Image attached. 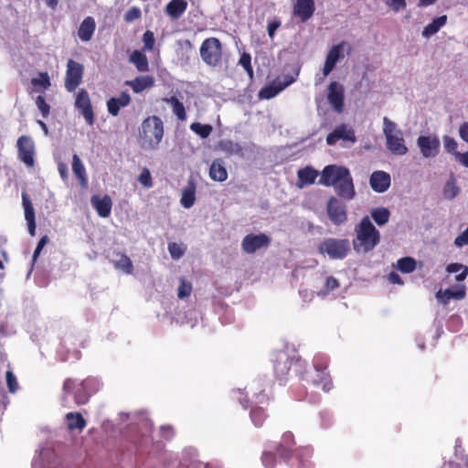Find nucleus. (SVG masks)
<instances>
[{
	"instance_id": "1",
	"label": "nucleus",
	"mask_w": 468,
	"mask_h": 468,
	"mask_svg": "<svg viewBox=\"0 0 468 468\" xmlns=\"http://www.w3.org/2000/svg\"><path fill=\"white\" fill-rule=\"evenodd\" d=\"M99 388L100 381L95 378L88 377L81 381L68 378L64 380L62 386V400L65 402L68 397L72 396L76 405H85Z\"/></svg>"
},
{
	"instance_id": "2",
	"label": "nucleus",
	"mask_w": 468,
	"mask_h": 468,
	"mask_svg": "<svg viewBox=\"0 0 468 468\" xmlns=\"http://www.w3.org/2000/svg\"><path fill=\"white\" fill-rule=\"evenodd\" d=\"M380 241L379 231L372 224L367 216L364 217L356 228V238L353 246L356 251L368 252Z\"/></svg>"
},
{
	"instance_id": "3",
	"label": "nucleus",
	"mask_w": 468,
	"mask_h": 468,
	"mask_svg": "<svg viewBox=\"0 0 468 468\" xmlns=\"http://www.w3.org/2000/svg\"><path fill=\"white\" fill-rule=\"evenodd\" d=\"M328 360L323 356H315L314 358V369L308 371L306 367L302 369L303 378L300 379L314 385V387H321L323 391L329 392L333 388V381L327 371Z\"/></svg>"
},
{
	"instance_id": "4",
	"label": "nucleus",
	"mask_w": 468,
	"mask_h": 468,
	"mask_svg": "<svg viewBox=\"0 0 468 468\" xmlns=\"http://www.w3.org/2000/svg\"><path fill=\"white\" fill-rule=\"evenodd\" d=\"M164 133L162 119L157 115L148 116L142 122L140 133L142 147L150 150L157 149L164 137Z\"/></svg>"
},
{
	"instance_id": "5",
	"label": "nucleus",
	"mask_w": 468,
	"mask_h": 468,
	"mask_svg": "<svg viewBox=\"0 0 468 468\" xmlns=\"http://www.w3.org/2000/svg\"><path fill=\"white\" fill-rule=\"evenodd\" d=\"M272 356L274 374L279 380H286L291 368H293L299 378H303L302 369L305 367V361L300 356L291 357L283 350L276 351Z\"/></svg>"
},
{
	"instance_id": "6",
	"label": "nucleus",
	"mask_w": 468,
	"mask_h": 468,
	"mask_svg": "<svg viewBox=\"0 0 468 468\" xmlns=\"http://www.w3.org/2000/svg\"><path fill=\"white\" fill-rule=\"evenodd\" d=\"M383 133L386 137L387 148L393 154L405 155L408 153L402 132L397 129L396 123L388 117L383 118Z\"/></svg>"
},
{
	"instance_id": "7",
	"label": "nucleus",
	"mask_w": 468,
	"mask_h": 468,
	"mask_svg": "<svg viewBox=\"0 0 468 468\" xmlns=\"http://www.w3.org/2000/svg\"><path fill=\"white\" fill-rule=\"evenodd\" d=\"M200 57L205 64L210 67H219L223 60L221 41L217 37L206 38L200 46Z\"/></svg>"
},
{
	"instance_id": "8",
	"label": "nucleus",
	"mask_w": 468,
	"mask_h": 468,
	"mask_svg": "<svg viewBox=\"0 0 468 468\" xmlns=\"http://www.w3.org/2000/svg\"><path fill=\"white\" fill-rule=\"evenodd\" d=\"M319 250L321 253L327 254L332 260H343L350 250L349 240L346 239L328 238L320 243Z\"/></svg>"
},
{
	"instance_id": "9",
	"label": "nucleus",
	"mask_w": 468,
	"mask_h": 468,
	"mask_svg": "<svg viewBox=\"0 0 468 468\" xmlns=\"http://www.w3.org/2000/svg\"><path fill=\"white\" fill-rule=\"evenodd\" d=\"M295 80L296 77L291 75L278 77L271 83L262 87L258 93V97L260 100H271L277 96L285 88L292 84Z\"/></svg>"
},
{
	"instance_id": "10",
	"label": "nucleus",
	"mask_w": 468,
	"mask_h": 468,
	"mask_svg": "<svg viewBox=\"0 0 468 468\" xmlns=\"http://www.w3.org/2000/svg\"><path fill=\"white\" fill-rule=\"evenodd\" d=\"M84 75V67L82 64L69 58L67 62V70L65 76V89L69 92H73L81 83Z\"/></svg>"
},
{
	"instance_id": "11",
	"label": "nucleus",
	"mask_w": 468,
	"mask_h": 468,
	"mask_svg": "<svg viewBox=\"0 0 468 468\" xmlns=\"http://www.w3.org/2000/svg\"><path fill=\"white\" fill-rule=\"evenodd\" d=\"M349 169L345 166L336 165H329L324 166L321 173L319 184L325 186H334L339 181L347 176Z\"/></svg>"
},
{
	"instance_id": "12",
	"label": "nucleus",
	"mask_w": 468,
	"mask_h": 468,
	"mask_svg": "<svg viewBox=\"0 0 468 468\" xmlns=\"http://www.w3.org/2000/svg\"><path fill=\"white\" fill-rule=\"evenodd\" d=\"M271 244V239L265 233L260 234H248L241 242L242 250L248 253L252 254L261 248H267Z\"/></svg>"
},
{
	"instance_id": "13",
	"label": "nucleus",
	"mask_w": 468,
	"mask_h": 468,
	"mask_svg": "<svg viewBox=\"0 0 468 468\" xmlns=\"http://www.w3.org/2000/svg\"><path fill=\"white\" fill-rule=\"evenodd\" d=\"M326 211L329 219L335 225H341L347 220L346 206L335 197H331L327 202Z\"/></svg>"
},
{
	"instance_id": "14",
	"label": "nucleus",
	"mask_w": 468,
	"mask_h": 468,
	"mask_svg": "<svg viewBox=\"0 0 468 468\" xmlns=\"http://www.w3.org/2000/svg\"><path fill=\"white\" fill-rule=\"evenodd\" d=\"M17 149L19 159L27 166L32 167L35 165L34 154L35 147L33 140L27 135H22L17 139Z\"/></svg>"
},
{
	"instance_id": "15",
	"label": "nucleus",
	"mask_w": 468,
	"mask_h": 468,
	"mask_svg": "<svg viewBox=\"0 0 468 468\" xmlns=\"http://www.w3.org/2000/svg\"><path fill=\"white\" fill-rule=\"evenodd\" d=\"M327 100L334 111L341 113L345 107L344 87L336 81H332L328 86Z\"/></svg>"
},
{
	"instance_id": "16",
	"label": "nucleus",
	"mask_w": 468,
	"mask_h": 468,
	"mask_svg": "<svg viewBox=\"0 0 468 468\" xmlns=\"http://www.w3.org/2000/svg\"><path fill=\"white\" fill-rule=\"evenodd\" d=\"M340 140L354 144L356 141L354 129L347 124L342 123L326 136V144L328 145H335Z\"/></svg>"
},
{
	"instance_id": "17",
	"label": "nucleus",
	"mask_w": 468,
	"mask_h": 468,
	"mask_svg": "<svg viewBox=\"0 0 468 468\" xmlns=\"http://www.w3.org/2000/svg\"><path fill=\"white\" fill-rule=\"evenodd\" d=\"M75 107L81 112L85 121L92 125L94 123V112L89 93L86 90L81 89L76 96Z\"/></svg>"
},
{
	"instance_id": "18",
	"label": "nucleus",
	"mask_w": 468,
	"mask_h": 468,
	"mask_svg": "<svg viewBox=\"0 0 468 468\" xmlns=\"http://www.w3.org/2000/svg\"><path fill=\"white\" fill-rule=\"evenodd\" d=\"M417 144L421 154L425 158L434 157L440 151V140L436 136L420 135L417 139Z\"/></svg>"
},
{
	"instance_id": "19",
	"label": "nucleus",
	"mask_w": 468,
	"mask_h": 468,
	"mask_svg": "<svg viewBox=\"0 0 468 468\" xmlns=\"http://www.w3.org/2000/svg\"><path fill=\"white\" fill-rule=\"evenodd\" d=\"M276 452L284 461L291 459L295 452L294 436L291 431L282 434L281 441L276 445Z\"/></svg>"
},
{
	"instance_id": "20",
	"label": "nucleus",
	"mask_w": 468,
	"mask_h": 468,
	"mask_svg": "<svg viewBox=\"0 0 468 468\" xmlns=\"http://www.w3.org/2000/svg\"><path fill=\"white\" fill-rule=\"evenodd\" d=\"M345 44L346 42L342 41L341 43L333 46V48L328 51L323 68L324 78L329 75L335 69L336 63L344 58L343 51Z\"/></svg>"
},
{
	"instance_id": "21",
	"label": "nucleus",
	"mask_w": 468,
	"mask_h": 468,
	"mask_svg": "<svg viewBox=\"0 0 468 468\" xmlns=\"http://www.w3.org/2000/svg\"><path fill=\"white\" fill-rule=\"evenodd\" d=\"M336 195L345 200H352L356 196L355 186L350 172L347 176L334 186Z\"/></svg>"
},
{
	"instance_id": "22",
	"label": "nucleus",
	"mask_w": 468,
	"mask_h": 468,
	"mask_svg": "<svg viewBox=\"0 0 468 468\" xmlns=\"http://www.w3.org/2000/svg\"><path fill=\"white\" fill-rule=\"evenodd\" d=\"M390 176L384 171H375L369 178L371 188L377 193H384L390 186Z\"/></svg>"
},
{
	"instance_id": "23",
	"label": "nucleus",
	"mask_w": 468,
	"mask_h": 468,
	"mask_svg": "<svg viewBox=\"0 0 468 468\" xmlns=\"http://www.w3.org/2000/svg\"><path fill=\"white\" fill-rule=\"evenodd\" d=\"M90 203L101 218H108L111 215L112 201L110 196L104 195L100 197L99 195H93L90 198Z\"/></svg>"
},
{
	"instance_id": "24",
	"label": "nucleus",
	"mask_w": 468,
	"mask_h": 468,
	"mask_svg": "<svg viewBox=\"0 0 468 468\" xmlns=\"http://www.w3.org/2000/svg\"><path fill=\"white\" fill-rule=\"evenodd\" d=\"M466 296V286L458 284L455 290L448 288L444 291L439 290L436 292L437 300L442 304H447L451 299L462 300Z\"/></svg>"
},
{
	"instance_id": "25",
	"label": "nucleus",
	"mask_w": 468,
	"mask_h": 468,
	"mask_svg": "<svg viewBox=\"0 0 468 468\" xmlns=\"http://www.w3.org/2000/svg\"><path fill=\"white\" fill-rule=\"evenodd\" d=\"M132 101V98L128 91H122L120 97H112L106 102L108 112L112 116H118L121 108L127 107Z\"/></svg>"
},
{
	"instance_id": "26",
	"label": "nucleus",
	"mask_w": 468,
	"mask_h": 468,
	"mask_svg": "<svg viewBox=\"0 0 468 468\" xmlns=\"http://www.w3.org/2000/svg\"><path fill=\"white\" fill-rule=\"evenodd\" d=\"M22 203L25 211V218L27 223L28 232L31 236L36 235L35 210L32 202L26 192L22 193Z\"/></svg>"
},
{
	"instance_id": "27",
	"label": "nucleus",
	"mask_w": 468,
	"mask_h": 468,
	"mask_svg": "<svg viewBox=\"0 0 468 468\" xmlns=\"http://www.w3.org/2000/svg\"><path fill=\"white\" fill-rule=\"evenodd\" d=\"M125 85L131 87L134 93H141L154 85V78L150 75L138 76L133 80H126Z\"/></svg>"
},
{
	"instance_id": "28",
	"label": "nucleus",
	"mask_w": 468,
	"mask_h": 468,
	"mask_svg": "<svg viewBox=\"0 0 468 468\" xmlns=\"http://www.w3.org/2000/svg\"><path fill=\"white\" fill-rule=\"evenodd\" d=\"M314 2H295L293 15L300 18L301 22H306L314 13Z\"/></svg>"
},
{
	"instance_id": "29",
	"label": "nucleus",
	"mask_w": 468,
	"mask_h": 468,
	"mask_svg": "<svg viewBox=\"0 0 468 468\" xmlns=\"http://www.w3.org/2000/svg\"><path fill=\"white\" fill-rule=\"evenodd\" d=\"M95 28V20L93 17L88 16L81 22L78 29V36L82 41L88 42L92 38Z\"/></svg>"
},
{
	"instance_id": "30",
	"label": "nucleus",
	"mask_w": 468,
	"mask_h": 468,
	"mask_svg": "<svg viewBox=\"0 0 468 468\" xmlns=\"http://www.w3.org/2000/svg\"><path fill=\"white\" fill-rule=\"evenodd\" d=\"M209 177L218 182H224L228 178V171L221 159H216L209 167Z\"/></svg>"
},
{
	"instance_id": "31",
	"label": "nucleus",
	"mask_w": 468,
	"mask_h": 468,
	"mask_svg": "<svg viewBox=\"0 0 468 468\" xmlns=\"http://www.w3.org/2000/svg\"><path fill=\"white\" fill-rule=\"evenodd\" d=\"M196 184L189 180L187 186L182 190L180 203L185 208H190L196 201Z\"/></svg>"
},
{
	"instance_id": "32",
	"label": "nucleus",
	"mask_w": 468,
	"mask_h": 468,
	"mask_svg": "<svg viewBox=\"0 0 468 468\" xmlns=\"http://www.w3.org/2000/svg\"><path fill=\"white\" fill-rule=\"evenodd\" d=\"M114 254L117 257L116 260L112 261L114 267L121 270L125 274H132L133 271V265L131 259L121 251L114 252Z\"/></svg>"
},
{
	"instance_id": "33",
	"label": "nucleus",
	"mask_w": 468,
	"mask_h": 468,
	"mask_svg": "<svg viewBox=\"0 0 468 468\" xmlns=\"http://www.w3.org/2000/svg\"><path fill=\"white\" fill-rule=\"evenodd\" d=\"M163 101L172 107L173 113L176 116L178 121L185 122L186 120L187 116L185 106L176 96L165 98Z\"/></svg>"
},
{
	"instance_id": "34",
	"label": "nucleus",
	"mask_w": 468,
	"mask_h": 468,
	"mask_svg": "<svg viewBox=\"0 0 468 468\" xmlns=\"http://www.w3.org/2000/svg\"><path fill=\"white\" fill-rule=\"evenodd\" d=\"M317 176L318 172L310 166L299 169L297 172L298 181L301 186L314 184Z\"/></svg>"
},
{
	"instance_id": "35",
	"label": "nucleus",
	"mask_w": 468,
	"mask_h": 468,
	"mask_svg": "<svg viewBox=\"0 0 468 468\" xmlns=\"http://www.w3.org/2000/svg\"><path fill=\"white\" fill-rule=\"evenodd\" d=\"M447 22V16L443 15L435 17L430 24H428L422 30V36L424 37H431L435 35L441 27H442Z\"/></svg>"
},
{
	"instance_id": "36",
	"label": "nucleus",
	"mask_w": 468,
	"mask_h": 468,
	"mask_svg": "<svg viewBox=\"0 0 468 468\" xmlns=\"http://www.w3.org/2000/svg\"><path fill=\"white\" fill-rule=\"evenodd\" d=\"M67 425L69 430L82 431L86 427V420L80 412H69L66 414Z\"/></svg>"
},
{
	"instance_id": "37",
	"label": "nucleus",
	"mask_w": 468,
	"mask_h": 468,
	"mask_svg": "<svg viewBox=\"0 0 468 468\" xmlns=\"http://www.w3.org/2000/svg\"><path fill=\"white\" fill-rule=\"evenodd\" d=\"M129 61L133 63L140 72L148 71L149 69L147 57L139 50H134L130 55Z\"/></svg>"
},
{
	"instance_id": "38",
	"label": "nucleus",
	"mask_w": 468,
	"mask_h": 468,
	"mask_svg": "<svg viewBox=\"0 0 468 468\" xmlns=\"http://www.w3.org/2000/svg\"><path fill=\"white\" fill-rule=\"evenodd\" d=\"M72 171L75 176L80 180L81 185L87 184V176L85 167L77 154L72 156Z\"/></svg>"
},
{
	"instance_id": "39",
	"label": "nucleus",
	"mask_w": 468,
	"mask_h": 468,
	"mask_svg": "<svg viewBox=\"0 0 468 468\" xmlns=\"http://www.w3.org/2000/svg\"><path fill=\"white\" fill-rule=\"evenodd\" d=\"M219 148L224 153L229 154V155H242L243 154V148L242 146L237 143L233 142L231 140H223L219 143Z\"/></svg>"
},
{
	"instance_id": "40",
	"label": "nucleus",
	"mask_w": 468,
	"mask_h": 468,
	"mask_svg": "<svg viewBox=\"0 0 468 468\" xmlns=\"http://www.w3.org/2000/svg\"><path fill=\"white\" fill-rule=\"evenodd\" d=\"M187 2H168L165 11L173 19L179 18L186 11Z\"/></svg>"
},
{
	"instance_id": "41",
	"label": "nucleus",
	"mask_w": 468,
	"mask_h": 468,
	"mask_svg": "<svg viewBox=\"0 0 468 468\" xmlns=\"http://www.w3.org/2000/svg\"><path fill=\"white\" fill-rule=\"evenodd\" d=\"M370 216L378 226H383L388 222L390 212L386 207H376L371 210Z\"/></svg>"
},
{
	"instance_id": "42",
	"label": "nucleus",
	"mask_w": 468,
	"mask_h": 468,
	"mask_svg": "<svg viewBox=\"0 0 468 468\" xmlns=\"http://www.w3.org/2000/svg\"><path fill=\"white\" fill-rule=\"evenodd\" d=\"M459 271H460V273H458L455 276V280L457 282H463L468 276V266L463 265L462 263H458V262L450 263L446 266V272H448V273H455V272H459Z\"/></svg>"
},
{
	"instance_id": "43",
	"label": "nucleus",
	"mask_w": 468,
	"mask_h": 468,
	"mask_svg": "<svg viewBox=\"0 0 468 468\" xmlns=\"http://www.w3.org/2000/svg\"><path fill=\"white\" fill-rule=\"evenodd\" d=\"M250 419L256 427H261L267 419L265 410L259 406L252 407L250 410Z\"/></svg>"
},
{
	"instance_id": "44",
	"label": "nucleus",
	"mask_w": 468,
	"mask_h": 468,
	"mask_svg": "<svg viewBox=\"0 0 468 468\" xmlns=\"http://www.w3.org/2000/svg\"><path fill=\"white\" fill-rule=\"evenodd\" d=\"M397 267L403 273H410L416 268V261L411 257H403L398 261Z\"/></svg>"
},
{
	"instance_id": "45",
	"label": "nucleus",
	"mask_w": 468,
	"mask_h": 468,
	"mask_svg": "<svg viewBox=\"0 0 468 468\" xmlns=\"http://www.w3.org/2000/svg\"><path fill=\"white\" fill-rule=\"evenodd\" d=\"M190 130L199 135L201 138H207L212 133V126L210 124H203L200 122H193L190 124Z\"/></svg>"
},
{
	"instance_id": "46",
	"label": "nucleus",
	"mask_w": 468,
	"mask_h": 468,
	"mask_svg": "<svg viewBox=\"0 0 468 468\" xmlns=\"http://www.w3.org/2000/svg\"><path fill=\"white\" fill-rule=\"evenodd\" d=\"M460 192V188L456 186L454 180H449L443 188V196L447 199H453Z\"/></svg>"
},
{
	"instance_id": "47",
	"label": "nucleus",
	"mask_w": 468,
	"mask_h": 468,
	"mask_svg": "<svg viewBox=\"0 0 468 468\" xmlns=\"http://www.w3.org/2000/svg\"><path fill=\"white\" fill-rule=\"evenodd\" d=\"M31 84L34 87H42L44 89L49 88L51 82L48 72H40L39 78H33L31 80Z\"/></svg>"
},
{
	"instance_id": "48",
	"label": "nucleus",
	"mask_w": 468,
	"mask_h": 468,
	"mask_svg": "<svg viewBox=\"0 0 468 468\" xmlns=\"http://www.w3.org/2000/svg\"><path fill=\"white\" fill-rule=\"evenodd\" d=\"M261 463L266 468H275L277 463L275 453L271 451H264L261 454Z\"/></svg>"
},
{
	"instance_id": "49",
	"label": "nucleus",
	"mask_w": 468,
	"mask_h": 468,
	"mask_svg": "<svg viewBox=\"0 0 468 468\" xmlns=\"http://www.w3.org/2000/svg\"><path fill=\"white\" fill-rule=\"evenodd\" d=\"M192 292V284L190 282H186L184 278L180 279V285L177 290V296L180 299L186 298L190 296Z\"/></svg>"
},
{
	"instance_id": "50",
	"label": "nucleus",
	"mask_w": 468,
	"mask_h": 468,
	"mask_svg": "<svg viewBox=\"0 0 468 468\" xmlns=\"http://www.w3.org/2000/svg\"><path fill=\"white\" fill-rule=\"evenodd\" d=\"M36 105H37V109L40 111L43 118H47L49 115V113H50V106L46 101V99H45L44 96L38 95L36 98Z\"/></svg>"
},
{
	"instance_id": "51",
	"label": "nucleus",
	"mask_w": 468,
	"mask_h": 468,
	"mask_svg": "<svg viewBox=\"0 0 468 468\" xmlns=\"http://www.w3.org/2000/svg\"><path fill=\"white\" fill-rule=\"evenodd\" d=\"M168 251L174 260H179L185 253V249L180 244L171 242L168 244Z\"/></svg>"
},
{
	"instance_id": "52",
	"label": "nucleus",
	"mask_w": 468,
	"mask_h": 468,
	"mask_svg": "<svg viewBox=\"0 0 468 468\" xmlns=\"http://www.w3.org/2000/svg\"><path fill=\"white\" fill-rule=\"evenodd\" d=\"M443 144L446 152L456 156L458 144L454 138L448 135L443 136Z\"/></svg>"
},
{
	"instance_id": "53",
	"label": "nucleus",
	"mask_w": 468,
	"mask_h": 468,
	"mask_svg": "<svg viewBox=\"0 0 468 468\" xmlns=\"http://www.w3.org/2000/svg\"><path fill=\"white\" fill-rule=\"evenodd\" d=\"M138 181L146 188H150L153 186V180L148 168H143L138 177Z\"/></svg>"
},
{
	"instance_id": "54",
	"label": "nucleus",
	"mask_w": 468,
	"mask_h": 468,
	"mask_svg": "<svg viewBox=\"0 0 468 468\" xmlns=\"http://www.w3.org/2000/svg\"><path fill=\"white\" fill-rule=\"evenodd\" d=\"M5 379L9 392L15 393L18 389V383L14 373L10 370H7L5 372Z\"/></svg>"
},
{
	"instance_id": "55",
	"label": "nucleus",
	"mask_w": 468,
	"mask_h": 468,
	"mask_svg": "<svg viewBox=\"0 0 468 468\" xmlns=\"http://www.w3.org/2000/svg\"><path fill=\"white\" fill-rule=\"evenodd\" d=\"M154 36L150 30L144 32L143 36L144 48L145 50H152L154 45Z\"/></svg>"
},
{
	"instance_id": "56",
	"label": "nucleus",
	"mask_w": 468,
	"mask_h": 468,
	"mask_svg": "<svg viewBox=\"0 0 468 468\" xmlns=\"http://www.w3.org/2000/svg\"><path fill=\"white\" fill-rule=\"evenodd\" d=\"M281 25H282V23H281L280 19H278V18H275L268 23L267 32H268L270 38L272 39L274 37L276 31L281 27Z\"/></svg>"
},
{
	"instance_id": "57",
	"label": "nucleus",
	"mask_w": 468,
	"mask_h": 468,
	"mask_svg": "<svg viewBox=\"0 0 468 468\" xmlns=\"http://www.w3.org/2000/svg\"><path fill=\"white\" fill-rule=\"evenodd\" d=\"M339 287V282L338 281L333 277V276H329L326 278L325 280V283H324V293H328L335 289H337Z\"/></svg>"
},
{
	"instance_id": "58",
	"label": "nucleus",
	"mask_w": 468,
	"mask_h": 468,
	"mask_svg": "<svg viewBox=\"0 0 468 468\" xmlns=\"http://www.w3.org/2000/svg\"><path fill=\"white\" fill-rule=\"evenodd\" d=\"M48 242V237L47 235L43 236L37 245V248L35 249V251H34V254H33V263L36 262L37 257L39 256L41 250H43V248L47 245V243Z\"/></svg>"
},
{
	"instance_id": "59",
	"label": "nucleus",
	"mask_w": 468,
	"mask_h": 468,
	"mask_svg": "<svg viewBox=\"0 0 468 468\" xmlns=\"http://www.w3.org/2000/svg\"><path fill=\"white\" fill-rule=\"evenodd\" d=\"M454 245L459 248L468 245V228L455 238Z\"/></svg>"
},
{
	"instance_id": "60",
	"label": "nucleus",
	"mask_w": 468,
	"mask_h": 468,
	"mask_svg": "<svg viewBox=\"0 0 468 468\" xmlns=\"http://www.w3.org/2000/svg\"><path fill=\"white\" fill-rule=\"evenodd\" d=\"M140 16L141 11L136 7H132L126 12L124 19L126 22H133V20L138 19Z\"/></svg>"
},
{
	"instance_id": "61",
	"label": "nucleus",
	"mask_w": 468,
	"mask_h": 468,
	"mask_svg": "<svg viewBox=\"0 0 468 468\" xmlns=\"http://www.w3.org/2000/svg\"><path fill=\"white\" fill-rule=\"evenodd\" d=\"M239 64L244 69L251 66V57L249 53L244 52L240 58Z\"/></svg>"
},
{
	"instance_id": "62",
	"label": "nucleus",
	"mask_w": 468,
	"mask_h": 468,
	"mask_svg": "<svg viewBox=\"0 0 468 468\" xmlns=\"http://www.w3.org/2000/svg\"><path fill=\"white\" fill-rule=\"evenodd\" d=\"M389 4L388 7L394 12H399L401 9L406 7V2H388Z\"/></svg>"
},
{
	"instance_id": "63",
	"label": "nucleus",
	"mask_w": 468,
	"mask_h": 468,
	"mask_svg": "<svg viewBox=\"0 0 468 468\" xmlns=\"http://www.w3.org/2000/svg\"><path fill=\"white\" fill-rule=\"evenodd\" d=\"M456 159L465 167L468 168V151L465 153H456Z\"/></svg>"
},
{
	"instance_id": "64",
	"label": "nucleus",
	"mask_w": 468,
	"mask_h": 468,
	"mask_svg": "<svg viewBox=\"0 0 468 468\" xmlns=\"http://www.w3.org/2000/svg\"><path fill=\"white\" fill-rule=\"evenodd\" d=\"M256 401L260 404H267L269 401L268 396L264 393V390H260L256 395Z\"/></svg>"
}]
</instances>
